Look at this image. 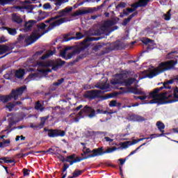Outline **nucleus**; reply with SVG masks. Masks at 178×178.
<instances>
[{"instance_id":"f257e3e1","label":"nucleus","mask_w":178,"mask_h":178,"mask_svg":"<svg viewBox=\"0 0 178 178\" xmlns=\"http://www.w3.org/2000/svg\"><path fill=\"white\" fill-rule=\"evenodd\" d=\"M176 51L170 52L166 55V59L169 60L161 62L159 64L157 67L154 68V70L151 71L148 74L147 77L149 79H153L161 74V73H165V72H169L170 70H176V65L178 63L177 58L178 56L175 54Z\"/></svg>"},{"instance_id":"f03ea898","label":"nucleus","mask_w":178,"mask_h":178,"mask_svg":"<svg viewBox=\"0 0 178 178\" xmlns=\"http://www.w3.org/2000/svg\"><path fill=\"white\" fill-rule=\"evenodd\" d=\"M163 88H165V90H170V88H172V86L165 82L163 86L155 88L152 92L149 93L150 98H153V99L149 101V104H158L159 105H162L163 104H172V102H177V99H172L170 100L168 102H165V99L172 98V95L168 92H162L159 94V91H162Z\"/></svg>"},{"instance_id":"7ed1b4c3","label":"nucleus","mask_w":178,"mask_h":178,"mask_svg":"<svg viewBox=\"0 0 178 178\" xmlns=\"http://www.w3.org/2000/svg\"><path fill=\"white\" fill-rule=\"evenodd\" d=\"M72 10H73L72 7H67L61 10L54 13L57 15L56 16L52 17L44 22V23H51L53 20H56L50 24V26L47 29L48 31H49V30H52L54 27L60 26V24H63V23H66V22H69V18L65 17V16H67L69 12H72Z\"/></svg>"},{"instance_id":"20e7f679","label":"nucleus","mask_w":178,"mask_h":178,"mask_svg":"<svg viewBox=\"0 0 178 178\" xmlns=\"http://www.w3.org/2000/svg\"><path fill=\"white\" fill-rule=\"evenodd\" d=\"M36 63L40 67H51V70L49 68L46 70H39L40 73L48 74V73H51L52 70H54V72L59 70V69H60V67H62V66L66 63V61L62 60L60 58H57L56 60H48L47 61L38 60Z\"/></svg>"},{"instance_id":"39448f33","label":"nucleus","mask_w":178,"mask_h":178,"mask_svg":"<svg viewBox=\"0 0 178 178\" xmlns=\"http://www.w3.org/2000/svg\"><path fill=\"white\" fill-rule=\"evenodd\" d=\"M25 91H27V86L24 85L16 89H13L9 95H0V102L3 104H7L9 101H17L19 97H22Z\"/></svg>"},{"instance_id":"423d86ee","label":"nucleus","mask_w":178,"mask_h":178,"mask_svg":"<svg viewBox=\"0 0 178 178\" xmlns=\"http://www.w3.org/2000/svg\"><path fill=\"white\" fill-rule=\"evenodd\" d=\"M101 92H102V91L98 90H88L86 92L84 97L87 98L88 99H95V98H101L105 100L109 99V98H115V97H118V95H119L118 92H113L104 96H101Z\"/></svg>"},{"instance_id":"0eeeda50","label":"nucleus","mask_w":178,"mask_h":178,"mask_svg":"<svg viewBox=\"0 0 178 178\" xmlns=\"http://www.w3.org/2000/svg\"><path fill=\"white\" fill-rule=\"evenodd\" d=\"M115 77H118L119 79H114L111 81V83L113 84V86H116V84H124L125 87H130L134 83H136L137 81V79L136 78H129L127 79L123 80V74H116Z\"/></svg>"},{"instance_id":"6e6552de","label":"nucleus","mask_w":178,"mask_h":178,"mask_svg":"<svg viewBox=\"0 0 178 178\" xmlns=\"http://www.w3.org/2000/svg\"><path fill=\"white\" fill-rule=\"evenodd\" d=\"M124 48V45L120 41L115 42L111 44V47H106L104 50H102L99 55L102 56V55H106V54H109L111 51H119L120 49H123Z\"/></svg>"},{"instance_id":"1a4fd4ad","label":"nucleus","mask_w":178,"mask_h":178,"mask_svg":"<svg viewBox=\"0 0 178 178\" xmlns=\"http://www.w3.org/2000/svg\"><path fill=\"white\" fill-rule=\"evenodd\" d=\"M44 131H47V136L50 138H56V137H65L66 136V131L58 129H48L47 127L44 128Z\"/></svg>"},{"instance_id":"9d476101","label":"nucleus","mask_w":178,"mask_h":178,"mask_svg":"<svg viewBox=\"0 0 178 178\" xmlns=\"http://www.w3.org/2000/svg\"><path fill=\"white\" fill-rule=\"evenodd\" d=\"M42 54H44V51H38L33 54L32 58L34 59V60L37 59H40V60H45V59H48V58L52 56V55L55 54V51L49 50L46 54L42 56Z\"/></svg>"},{"instance_id":"9b49d317","label":"nucleus","mask_w":178,"mask_h":178,"mask_svg":"<svg viewBox=\"0 0 178 178\" xmlns=\"http://www.w3.org/2000/svg\"><path fill=\"white\" fill-rule=\"evenodd\" d=\"M48 33V30L44 31L42 34L37 35V33L33 32L29 36L25 38L24 42L26 46L31 45V44H34L38 38L44 35V34Z\"/></svg>"},{"instance_id":"f8f14e48","label":"nucleus","mask_w":178,"mask_h":178,"mask_svg":"<svg viewBox=\"0 0 178 178\" xmlns=\"http://www.w3.org/2000/svg\"><path fill=\"white\" fill-rule=\"evenodd\" d=\"M118 149V147H113L112 148L108 147V149L104 151V147H101L99 148L93 149V156H101L104 155V154H111V152H113Z\"/></svg>"},{"instance_id":"ddd939ff","label":"nucleus","mask_w":178,"mask_h":178,"mask_svg":"<svg viewBox=\"0 0 178 178\" xmlns=\"http://www.w3.org/2000/svg\"><path fill=\"white\" fill-rule=\"evenodd\" d=\"M112 26H115V22L112 20H107L104 22V23L100 27V30L96 31V35H101V34H104L106 31H108ZM102 31V32H101Z\"/></svg>"},{"instance_id":"4468645a","label":"nucleus","mask_w":178,"mask_h":178,"mask_svg":"<svg viewBox=\"0 0 178 178\" xmlns=\"http://www.w3.org/2000/svg\"><path fill=\"white\" fill-rule=\"evenodd\" d=\"M49 119V116L40 117V122L38 125L31 124L30 127L33 130H40L45 126V122Z\"/></svg>"},{"instance_id":"2eb2a0df","label":"nucleus","mask_w":178,"mask_h":178,"mask_svg":"<svg viewBox=\"0 0 178 178\" xmlns=\"http://www.w3.org/2000/svg\"><path fill=\"white\" fill-rule=\"evenodd\" d=\"M15 45H16V43L10 44L8 46H6V44H1L0 55H3V54H6V52L12 51V49H15Z\"/></svg>"},{"instance_id":"dca6fc26","label":"nucleus","mask_w":178,"mask_h":178,"mask_svg":"<svg viewBox=\"0 0 178 178\" xmlns=\"http://www.w3.org/2000/svg\"><path fill=\"white\" fill-rule=\"evenodd\" d=\"M84 49H86V47H81L76 48L74 51H72L71 53H68L67 55L65 56V59L66 60L69 59H72V58H73V56H74L76 54L79 55V54H80L81 52H83Z\"/></svg>"},{"instance_id":"f3484780","label":"nucleus","mask_w":178,"mask_h":178,"mask_svg":"<svg viewBox=\"0 0 178 178\" xmlns=\"http://www.w3.org/2000/svg\"><path fill=\"white\" fill-rule=\"evenodd\" d=\"M93 155H94V153L88 154V156H84V157H80V156L74 157V159L70 160V165L72 166V165H73L74 163H77V162H81V161H84V159H88L90 158H95V156Z\"/></svg>"},{"instance_id":"a211bd4d","label":"nucleus","mask_w":178,"mask_h":178,"mask_svg":"<svg viewBox=\"0 0 178 178\" xmlns=\"http://www.w3.org/2000/svg\"><path fill=\"white\" fill-rule=\"evenodd\" d=\"M76 37H71L69 38V35H65L63 37V42H67V41H72V40H81V38H84V35L81 33V32H77L76 33Z\"/></svg>"},{"instance_id":"6ab92c4d","label":"nucleus","mask_w":178,"mask_h":178,"mask_svg":"<svg viewBox=\"0 0 178 178\" xmlns=\"http://www.w3.org/2000/svg\"><path fill=\"white\" fill-rule=\"evenodd\" d=\"M83 111L85 113H87L88 115V118H94L97 113H95V109L91 106H85L83 107Z\"/></svg>"},{"instance_id":"aec40b11","label":"nucleus","mask_w":178,"mask_h":178,"mask_svg":"<svg viewBox=\"0 0 178 178\" xmlns=\"http://www.w3.org/2000/svg\"><path fill=\"white\" fill-rule=\"evenodd\" d=\"M156 127L158 128V130L161 131V134H159V135H157V137H163V136H165V124L161 121H158L156 124Z\"/></svg>"},{"instance_id":"412c9836","label":"nucleus","mask_w":178,"mask_h":178,"mask_svg":"<svg viewBox=\"0 0 178 178\" xmlns=\"http://www.w3.org/2000/svg\"><path fill=\"white\" fill-rule=\"evenodd\" d=\"M128 90L129 92L135 94V95H145V92L141 91L140 89L135 87H129Z\"/></svg>"},{"instance_id":"4be33fe9","label":"nucleus","mask_w":178,"mask_h":178,"mask_svg":"<svg viewBox=\"0 0 178 178\" xmlns=\"http://www.w3.org/2000/svg\"><path fill=\"white\" fill-rule=\"evenodd\" d=\"M12 20L14 23H17V24H22L23 23V19L19 14L13 13L12 15Z\"/></svg>"},{"instance_id":"5701e85b","label":"nucleus","mask_w":178,"mask_h":178,"mask_svg":"<svg viewBox=\"0 0 178 178\" xmlns=\"http://www.w3.org/2000/svg\"><path fill=\"white\" fill-rule=\"evenodd\" d=\"M37 23L35 20H29L28 22H26L24 24V30L25 31H31V29H33V26Z\"/></svg>"},{"instance_id":"b1692460","label":"nucleus","mask_w":178,"mask_h":178,"mask_svg":"<svg viewBox=\"0 0 178 178\" xmlns=\"http://www.w3.org/2000/svg\"><path fill=\"white\" fill-rule=\"evenodd\" d=\"M74 158H76L75 154H72L70 156H67L66 159H65V156H62L61 154H59V156H58V159L61 162H69V163H70V159H74Z\"/></svg>"},{"instance_id":"393cba45","label":"nucleus","mask_w":178,"mask_h":178,"mask_svg":"<svg viewBox=\"0 0 178 178\" xmlns=\"http://www.w3.org/2000/svg\"><path fill=\"white\" fill-rule=\"evenodd\" d=\"M129 118L131 120H133V122H144V120H145L144 117L141 115H135V114L131 115L129 116Z\"/></svg>"},{"instance_id":"a878e982","label":"nucleus","mask_w":178,"mask_h":178,"mask_svg":"<svg viewBox=\"0 0 178 178\" xmlns=\"http://www.w3.org/2000/svg\"><path fill=\"white\" fill-rule=\"evenodd\" d=\"M25 73L26 71H24V70L19 69L15 71V77H17V79H19V80H23V77H24Z\"/></svg>"},{"instance_id":"bb28decb","label":"nucleus","mask_w":178,"mask_h":178,"mask_svg":"<svg viewBox=\"0 0 178 178\" xmlns=\"http://www.w3.org/2000/svg\"><path fill=\"white\" fill-rule=\"evenodd\" d=\"M3 30H6L10 35L15 36L17 34V29L15 28H9L8 26H3Z\"/></svg>"},{"instance_id":"cd10ccee","label":"nucleus","mask_w":178,"mask_h":178,"mask_svg":"<svg viewBox=\"0 0 178 178\" xmlns=\"http://www.w3.org/2000/svg\"><path fill=\"white\" fill-rule=\"evenodd\" d=\"M38 13V20H44V19H47L49 16V13L42 11V10H39Z\"/></svg>"},{"instance_id":"c85d7f7f","label":"nucleus","mask_w":178,"mask_h":178,"mask_svg":"<svg viewBox=\"0 0 178 178\" xmlns=\"http://www.w3.org/2000/svg\"><path fill=\"white\" fill-rule=\"evenodd\" d=\"M19 9H26V10H29V13H33V9L35 8H37V5H29V6H25L24 7H19Z\"/></svg>"},{"instance_id":"c756f323","label":"nucleus","mask_w":178,"mask_h":178,"mask_svg":"<svg viewBox=\"0 0 178 178\" xmlns=\"http://www.w3.org/2000/svg\"><path fill=\"white\" fill-rule=\"evenodd\" d=\"M35 111H40V112H42V111L45 109V107L42 106V104H41V102H40V101H38L35 104Z\"/></svg>"},{"instance_id":"7c9ffc66","label":"nucleus","mask_w":178,"mask_h":178,"mask_svg":"<svg viewBox=\"0 0 178 178\" xmlns=\"http://www.w3.org/2000/svg\"><path fill=\"white\" fill-rule=\"evenodd\" d=\"M104 6H105V3H103L102 5L98 6L97 7L88 8V10L90 11L89 13H93V12H97V10H99L101 8H104Z\"/></svg>"},{"instance_id":"2f4dec72","label":"nucleus","mask_w":178,"mask_h":178,"mask_svg":"<svg viewBox=\"0 0 178 178\" xmlns=\"http://www.w3.org/2000/svg\"><path fill=\"white\" fill-rule=\"evenodd\" d=\"M87 54H82L79 56H78L76 59L72 60V65H74V63H77L79 60H81V59H84V58H86Z\"/></svg>"},{"instance_id":"473e14b6","label":"nucleus","mask_w":178,"mask_h":178,"mask_svg":"<svg viewBox=\"0 0 178 178\" xmlns=\"http://www.w3.org/2000/svg\"><path fill=\"white\" fill-rule=\"evenodd\" d=\"M149 1L150 0H138L140 8H145Z\"/></svg>"},{"instance_id":"72a5a7b5","label":"nucleus","mask_w":178,"mask_h":178,"mask_svg":"<svg viewBox=\"0 0 178 178\" xmlns=\"http://www.w3.org/2000/svg\"><path fill=\"white\" fill-rule=\"evenodd\" d=\"M110 108H113L115 106H118V108H120L122 104L118 103V100H111L108 104Z\"/></svg>"},{"instance_id":"f704fd0d","label":"nucleus","mask_w":178,"mask_h":178,"mask_svg":"<svg viewBox=\"0 0 178 178\" xmlns=\"http://www.w3.org/2000/svg\"><path fill=\"white\" fill-rule=\"evenodd\" d=\"M91 12L90 10H79L75 13L76 16H83V15H87Z\"/></svg>"},{"instance_id":"c9c22d12","label":"nucleus","mask_w":178,"mask_h":178,"mask_svg":"<svg viewBox=\"0 0 178 178\" xmlns=\"http://www.w3.org/2000/svg\"><path fill=\"white\" fill-rule=\"evenodd\" d=\"M86 172V170H75L74 172L72 173V176L74 177H79V176H81L82 173H84Z\"/></svg>"},{"instance_id":"e433bc0d","label":"nucleus","mask_w":178,"mask_h":178,"mask_svg":"<svg viewBox=\"0 0 178 178\" xmlns=\"http://www.w3.org/2000/svg\"><path fill=\"white\" fill-rule=\"evenodd\" d=\"M96 88H99V90H106L107 88H109V86L106 83H104V84L97 83L96 85Z\"/></svg>"},{"instance_id":"4c0bfd02","label":"nucleus","mask_w":178,"mask_h":178,"mask_svg":"<svg viewBox=\"0 0 178 178\" xmlns=\"http://www.w3.org/2000/svg\"><path fill=\"white\" fill-rule=\"evenodd\" d=\"M142 42L145 44V45H148L149 44H154L155 41L149 38H145L142 40Z\"/></svg>"},{"instance_id":"58836bf2","label":"nucleus","mask_w":178,"mask_h":178,"mask_svg":"<svg viewBox=\"0 0 178 178\" xmlns=\"http://www.w3.org/2000/svg\"><path fill=\"white\" fill-rule=\"evenodd\" d=\"M172 12V10H169L166 14H164V20H166L167 22L170 20V19L172 18V14H170V13Z\"/></svg>"},{"instance_id":"ea45409f","label":"nucleus","mask_w":178,"mask_h":178,"mask_svg":"<svg viewBox=\"0 0 178 178\" xmlns=\"http://www.w3.org/2000/svg\"><path fill=\"white\" fill-rule=\"evenodd\" d=\"M16 123H17V122L13 120V118H9L8 119V129H12V127H13V126H15V124H16Z\"/></svg>"},{"instance_id":"a19ab883","label":"nucleus","mask_w":178,"mask_h":178,"mask_svg":"<svg viewBox=\"0 0 178 178\" xmlns=\"http://www.w3.org/2000/svg\"><path fill=\"white\" fill-rule=\"evenodd\" d=\"M26 38V35L24 34H20L18 38H17V41L15 42V44H17L18 42L19 44H22V42H23V41H24V38Z\"/></svg>"},{"instance_id":"79ce46f5","label":"nucleus","mask_w":178,"mask_h":178,"mask_svg":"<svg viewBox=\"0 0 178 178\" xmlns=\"http://www.w3.org/2000/svg\"><path fill=\"white\" fill-rule=\"evenodd\" d=\"M12 2H15V0H0V5H1V6H5V5L12 3Z\"/></svg>"},{"instance_id":"37998d69","label":"nucleus","mask_w":178,"mask_h":178,"mask_svg":"<svg viewBox=\"0 0 178 178\" xmlns=\"http://www.w3.org/2000/svg\"><path fill=\"white\" fill-rule=\"evenodd\" d=\"M147 144V143H144L143 144L140 145L139 147H138L135 150L132 151L129 155L128 156H131V155H134V154H136V152H137L138 151V149H140V148H141V147H144V145H145Z\"/></svg>"},{"instance_id":"c03bdc74","label":"nucleus","mask_w":178,"mask_h":178,"mask_svg":"<svg viewBox=\"0 0 178 178\" xmlns=\"http://www.w3.org/2000/svg\"><path fill=\"white\" fill-rule=\"evenodd\" d=\"M104 47V44H102V43H99V44H96V45L94 47L93 49H94V51H99V50L102 49V47Z\"/></svg>"},{"instance_id":"a18cd8bd","label":"nucleus","mask_w":178,"mask_h":178,"mask_svg":"<svg viewBox=\"0 0 178 178\" xmlns=\"http://www.w3.org/2000/svg\"><path fill=\"white\" fill-rule=\"evenodd\" d=\"M148 98V96L143 95V96H134V99H140L141 101H144L145 99H147Z\"/></svg>"},{"instance_id":"49530a36","label":"nucleus","mask_w":178,"mask_h":178,"mask_svg":"<svg viewBox=\"0 0 178 178\" xmlns=\"http://www.w3.org/2000/svg\"><path fill=\"white\" fill-rule=\"evenodd\" d=\"M63 81H65V79L61 78L60 79H58V81L56 82H54L53 83V86H60V84H62V83H63Z\"/></svg>"},{"instance_id":"de8ad7c7","label":"nucleus","mask_w":178,"mask_h":178,"mask_svg":"<svg viewBox=\"0 0 178 178\" xmlns=\"http://www.w3.org/2000/svg\"><path fill=\"white\" fill-rule=\"evenodd\" d=\"M173 97L175 99H178V87H175L173 90Z\"/></svg>"},{"instance_id":"09e8293b","label":"nucleus","mask_w":178,"mask_h":178,"mask_svg":"<svg viewBox=\"0 0 178 178\" xmlns=\"http://www.w3.org/2000/svg\"><path fill=\"white\" fill-rule=\"evenodd\" d=\"M67 52V49H63V50L60 51V56L65 59L66 58Z\"/></svg>"},{"instance_id":"8fccbe9b","label":"nucleus","mask_w":178,"mask_h":178,"mask_svg":"<svg viewBox=\"0 0 178 178\" xmlns=\"http://www.w3.org/2000/svg\"><path fill=\"white\" fill-rule=\"evenodd\" d=\"M165 83H167L168 85L169 84H173V83H178V79L177 78H175V79H170L169 81H167Z\"/></svg>"},{"instance_id":"3c124183","label":"nucleus","mask_w":178,"mask_h":178,"mask_svg":"<svg viewBox=\"0 0 178 178\" xmlns=\"http://www.w3.org/2000/svg\"><path fill=\"white\" fill-rule=\"evenodd\" d=\"M129 141H127V142H124L121 144V147L122 148L126 149V148H129V146L131 145L129 144Z\"/></svg>"},{"instance_id":"603ef678","label":"nucleus","mask_w":178,"mask_h":178,"mask_svg":"<svg viewBox=\"0 0 178 178\" xmlns=\"http://www.w3.org/2000/svg\"><path fill=\"white\" fill-rule=\"evenodd\" d=\"M38 30H44L47 27V24L41 23L40 24L37 25Z\"/></svg>"},{"instance_id":"864d4df0","label":"nucleus","mask_w":178,"mask_h":178,"mask_svg":"<svg viewBox=\"0 0 178 178\" xmlns=\"http://www.w3.org/2000/svg\"><path fill=\"white\" fill-rule=\"evenodd\" d=\"M16 106V104L15 103H8V104L6 106V108H8V109H13Z\"/></svg>"},{"instance_id":"5fc2aeb1","label":"nucleus","mask_w":178,"mask_h":178,"mask_svg":"<svg viewBox=\"0 0 178 178\" xmlns=\"http://www.w3.org/2000/svg\"><path fill=\"white\" fill-rule=\"evenodd\" d=\"M145 104H149V102H143V103H140V104H138V102H136V103L132 104L131 106H128V108H131V107L134 108L136 106H138V105H144Z\"/></svg>"},{"instance_id":"6e6d98bb","label":"nucleus","mask_w":178,"mask_h":178,"mask_svg":"<svg viewBox=\"0 0 178 178\" xmlns=\"http://www.w3.org/2000/svg\"><path fill=\"white\" fill-rule=\"evenodd\" d=\"M131 21V19H130V18L128 17L127 18H125L124 19L122 24V26H127V24L130 23Z\"/></svg>"},{"instance_id":"4d7b16f0","label":"nucleus","mask_w":178,"mask_h":178,"mask_svg":"<svg viewBox=\"0 0 178 178\" xmlns=\"http://www.w3.org/2000/svg\"><path fill=\"white\" fill-rule=\"evenodd\" d=\"M3 144L4 147H9V144H10V139H3Z\"/></svg>"},{"instance_id":"13d9d810","label":"nucleus","mask_w":178,"mask_h":178,"mask_svg":"<svg viewBox=\"0 0 178 178\" xmlns=\"http://www.w3.org/2000/svg\"><path fill=\"white\" fill-rule=\"evenodd\" d=\"M70 165H69V164H67V163H64L63 164V170H62V172H63V173H65V172H66V170H67V169H69V167H70Z\"/></svg>"},{"instance_id":"bf43d9fd","label":"nucleus","mask_w":178,"mask_h":178,"mask_svg":"<svg viewBox=\"0 0 178 178\" xmlns=\"http://www.w3.org/2000/svg\"><path fill=\"white\" fill-rule=\"evenodd\" d=\"M54 5H56V6H60V5L63 3V0H54Z\"/></svg>"},{"instance_id":"052dcab7","label":"nucleus","mask_w":178,"mask_h":178,"mask_svg":"<svg viewBox=\"0 0 178 178\" xmlns=\"http://www.w3.org/2000/svg\"><path fill=\"white\" fill-rule=\"evenodd\" d=\"M84 155H87V154H94V149L91 151L90 148H87L86 151H83Z\"/></svg>"},{"instance_id":"680f3d73","label":"nucleus","mask_w":178,"mask_h":178,"mask_svg":"<svg viewBox=\"0 0 178 178\" xmlns=\"http://www.w3.org/2000/svg\"><path fill=\"white\" fill-rule=\"evenodd\" d=\"M96 115L97 114H102V115H105V113H106V111H104V110H101V109H97L95 111Z\"/></svg>"},{"instance_id":"e2e57ef3","label":"nucleus","mask_w":178,"mask_h":178,"mask_svg":"<svg viewBox=\"0 0 178 178\" xmlns=\"http://www.w3.org/2000/svg\"><path fill=\"white\" fill-rule=\"evenodd\" d=\"M154 48H155V46L154 45V43L153 44H149L147 45V51H152V49H154Z\"/></svg>"},{"instance_id":"0e129e2a","label":"nucleus","mask_w":178,"mask_h":178,"mask_svg":"<svg viewBox=\"0 0 178 178\" xmlns=\"http://www.w3.org/2000/svg\"><path fill=\"white\" fill-rule=\"evenodd\" d=\"M138 15V11H135L134 13H132L131 15H129L128 17L131 20V19Z\"/></svg>"},{"instance_id":"69168bd1","label":"nucleus","mask_w":178,"mask_h":178,"mask_svg":"<svg viewBox=\"0 0 178 178\" xmlns=\"http://www.w3.org/2000/svg\"><path fill=\"white\" fill-rule=\"evenodd\" d=\"M44 9H51V4L49 3H46L43 5Z\"/></svg>"},{"instance_id":"338daca9","label":"nucleus","mask_w":178,"mask_h":178,"mask_svg":"<svg viewBox=\"0 0 178 178\" xmlns=\"http://www.w3.org/2000/svg\"><path fill=\"white\" fill-rule=\"evenodd\" d=\"M8 40L5 36L0 37V44H2V42H7Z\"/></svg>"},{"instance_id":"774afa93","label":"nucleus","mask_w":178,"mask_h":178,"mask_svg":"<svg viewBox=\"0 0 178 178\" xmlns=\"http://www.w3.org/2000/svg\"><path fill=\"white\" fill-rule=\"evenodd\" d=\"M126 160H127V159H118L121 166H123L124 165V163L126 162Z\"/></svg>"}]
</instances>
